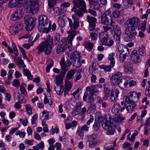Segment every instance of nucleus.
<instances>
[{"label": "nucleus", "mask_w": 150, "mask_h": 150, "mask_svg": "<svg viewBox=\"0 0 150 150\" xmlns=\"http://www.w3.org/2000/svg\"><path fill=\"white\" fill-rule=\"evenodd\" d=\"M48 38L47 40L44 42H42L36 47V50H38L37 53L39 54H40L43 52L46 55H49L51 53L53 46V39L50 36Z\"/></svg>", "instance_id": "1"}, {"label": "nucleus", "mask_w": 150, "mask_h": 150, "mask_svg": "<svg viewBox=\"0 0 150 150\" xmlns=\"http://www.w3.org/2000/svg\"><path fill=\"white\" fill-rule=\"evenodd\" d=\"M111 119V115L108 114L105 115L103 123L102 125L103 129L107 131L106 133L108 135H112L115 133V130L113 127L115 126V123Z\"/></svg>", "instance_id": "2"}, {"label": "nucleus", "mask_w": 150, "mask_h": 150, "mask_svg": "<svg viewBox=\"0 0 150 150\" xmlns=\"http://www.w3.org/2000/svg\"><path fill=\"white\" fill-rule=\"evenodd\" d=\"M71 11L75 12L74 14L72 15V18L74 20V22L73 23L72 20L69 18H68L67 19L69 22L70 27L71 28V29L75 30L77 29L79 26V22L78 20V18L77 16L81 17L83 16L84 13L81 10H77L74 6L72 8Z\"/></svg>", "instance_id": "3"}, {"label": "nucleus", "mask_w": 150, "mask_h": 150, "mask_svg": "<svg viewBox=\"0 0 150 150\" xmlns=\"http://www.w3.org/2000/svg\"><path fill=\"white\" fill-rule=\"evenodd\" d=\"M39 21L38 28L40 31L48 33L50 30L51 23L50 22L48 25V20L47 17L45 15H42L39 17Z\"/></svg>", "instance_id": "4"}, {"label": "nucleus", "mask_w": 150, "mask_h": 150, "mask_svg": "<svg viewBox=\"0 0 150 150\" xmlns=\"http://www.w3.org/2000/svg\"><path fill=\"white\" fill-rule=\"evenodd\" d=\"M25 4L30 13L34 14L38 11L39 8L38 0H26Z\"/></svg>", "instance_id": "5"}, {"label": "nucleus", "mask_w": 150, "mask_h": 150, "mask_svg": "<svg viewBox=\"0 0 150 150\" xmlns=\"http://www.w3.org/2000/svg\"><path fill=\"white\" fill-rule=\"evenodd\" d=\"M129 49L127 47L122 46L118 47L117 54L119 56L120 61L123 62L126 57L129 55Z\"/></svg>", "instance_id": "6"}, {"label": "nucleus", "mask_w": 150, "mask_h": 150, "mask_svg": "<svg viewBox=\"0 0 150 150\" xmlns=\"http://www.w3.org/2000/svg\"><path fill=\"white\" fill-rule=\"evenodd\" d=\"M36 19L34 17L30 16H26L25 17V23L26 26L25 28L27 31L32 30L34 27Z\"/></svg>", "instance_id": "7"}, {"label": "nucleus", "mask_w": 150, "mask_h": 150, "mask_svg": "<svg viewBox=\"0 0 150 150\" xmlns=\"http://www.w3.org/2000/svg\"><path fill=\"white\" fill-rule=\"evenodd\" d=\"M122 74L120 72H117L112 75L110 80L112 86L119 85L122 82Z\"/></svg>", "instance_id": "8"}, {"label": "nucleus", "mask_w": 150, "mask_h": 150, "mask_svg": "<svg viewBox=\"0 0 150 150\" xmlns=\"http://www.w3.org/2000/svg\"><path fill=\"white\" fill-rule=\"evenodd\" d=\"M125 34L129 38L134 39L137 34L135 28L132 26H127L125 31Z\"/></svg>", "instance_id": "9"}, {"label": "nucleus", "mask_w": 150, "mask_h": 150, "mask_svg": "<svg viewBox=\"0 0 150 150\" xmlns=\"http://www.w3.org/2000/svg\"><path fill=\"white\" fill-rule=\"evenodd\" d=\"M73 2L74 7H76L83 12H86L87 10L86 3L84 1L82 0H73Z\"/></svg>", "instance_id": "10"}, {"label": "nucleus", "mask_w": 150, "mask_h": 150, "mask_svg": "<svg viewBox=\"0 0 150 150\" xmlns=\"http://www.w3.org/2000/svg\"><path fill=\"white\" fill-rule=\"evenodd\" d=\"M105 116L104 115V116ZM98 117H96L93 126V129L96 131H98L100 127V122L102 121L103 123V121L104 119V117L103 118L102 115L100 113H98Z\"/></svg>", "instance_id": "11"}, {"label": "nucleus", "mask_w": 150, "mask_h": 150, "mask_svg": "<svg viewBox=\"0 0 150 150\" xmlns=\"http://www.w3.org/2000/svg\"><path fill=\"white\" fill-rule=\"evenodd\" d=\"M76 34V32L75 30L71 31V33L69 35L68 38H64L62 40L61 42L62 43V45L64 46V45H67L69 43L71 45L72 41Z\"/></svg>", "instance_id": "12"}, {"label": "nucleus", "mask_w": 150, "mask_h": 150, "mask_svg": "<svg viewBox=\"0 0 150 150\" xmlns=\"http://www.w3.org/2000/svg\"><path fill=\"white\" fill-rule=\"evenodd\" d=\"M128 98H125L124 105L127 110L129 112L133 111L136 106V104L133 101H129Z\"/></svg>", "instance_id": "13"}, {"label": "nucleus", "mask_w": 150, "mask_h": 150, "mask_svg": "<svg viewBox=\"0 0 150 150\" xmlns=\"http://www.w3.org/2000/svg\"><path fill=\"white\" fill-rule=\"evenodd\" d=\"M89 127L86 124L84 125L81 127L80 126L78 127L76 132V134L80 137H82V138L83 139L84 134V131L86 132H88Z\"/></svg>", "instance_id": "14"}, {"label": "nucleus", "mask_w": 150, "mask_h": 150, "mask_svg": "<svg viewBox=\"0 0 150 150\" xmlns=\"http://www.w3.org/2000/svg\"><path fill=\"white\" fill-rule=\"evenodd\" d=\"M127 21L128 24L131 25L129 26H132L135 28L138 27L140 24V20L137 17H134L129 18Z\"/></svg>", "instance_id": "15"}, {"label": "nucleus", "mask_w": 150, "mask_h": 150, "mask_svg": "<svg viewBox=\"0 0 150 150\" xmlns=\"http://www.w3.org/2000/svg\"><path fill=\"white\" fill-rule=\"evenodd\" d=\"M130 57L132 61L135 64H137L141 61L139 55L136 50H134L130 54Z\"/></svg>", "instance_id": "16"}, {"label": "nucleus", "mask_w": 150, "mask_h": 150, "mask_svg": "<svg viewBox=\"0 0 150 150\" xmlns=\"http://www.w3.org/2000/svg\"><path fill=\"white\" fill-rule=\"evenodd\" d=\"M87 21L89 23L90 30L91 31L95 29L96 27V23L97 21L96 18L91 16H88L86 17Z\"/></svg>", "instance_id": "17"}, {"label": "nucleus", "mask_w": 150, "mask_h": 150, "mask_svg": "<svg viewBox=\"0 0 150 150\" xmlns=\"http://www.w3.org/2000/svg\"><path fill=\"white\" fill-rule=\"evenodd\" d=\"M22 9L19 8L17 9L14 13L12 15L11 17V19L13 21H16L20 19L22 16Z\"/></svg>", "instance_id": "18"}, {"label": "nucleus", "mask_w": 150, "mask_h": 150, "mask_svg": "<svg viewBox=\"0 0 150 150\" xmlns=\"http://www.w3.org/2000/svg\"><path fill=\"white\" fill-rule=\"evenodd\" d=\"M91 7L95 10H99L101 8L98 0H89Z\"/></svg>", "instance_id": "19"}, {"label": "nucleus", "mask_w": 150, "mask_h": 150, "mask_svg": "<svg viewBox=\"0 0 150 150\" xmlns=\"http://www.w3.org/2000/svg\"><path fill=\"white\" fill-rule=\"evenodd\" d=\"M102 44L105 46L110 47L114 44V42L113 40L108 38L107 36L101 40Z\"/></svg>", "instance_id": "20"}, {"label": "nucleus", "mask_w": 150, "mask_h": 150, "mask_svg": "<svg viewBox=\"0 0 150 150\" xmlns=\"http://www.w3.org/2000/svg\"><path fill=\"white\" fill-rule=\"evenodd\" d=\"M86 91L84 94H94L99 93V90L97 89L96 85H92L91 86H88L86 88Z\"/></svg>", "instance_id": "21"}, {"label": "nucleus", "mask_w": 150, "mask_h": 150, "mask_svg": "<svg viewBox=\"0 0 150 150\" xmlns=\"http://www.w3.org/2000/svg\"><path fill=\"white\" fill-rule=\"evenodd\" d=\"M140 96V94H130L129 96H125L124 98H128L129 101H133L134 103L137 102L139 100V99Z\"/></svg>", "instance_id": "22"}, {"label": "nucleus", "mask_w": 150, "mask_h": 150, "mask_svg": "<svg viewBox=\"0 0 150 150\" xmlns=\"http://www.w3.org/2000/svg\"><path fill=\"white\" fill-rule=\"evenodd\" d=\"M110 25L112 27L113 31L114 34H120L121 33V31L120 27L118 25L114 22H111Z\"/></svg>", "instance_id": "23"}, {"label": "nucleus", "mask_w": 150, "mask_h": 150, "mask_svg": "<svg viewBox=\"0 0 150 150\" xmlns=\"http://www.w3.org/2000/svg\"><path fill=\"white\" fill-rule=\"evenodd\" d=\"M111 22H113L111 18H109L104 16H101V24L108 25L110 24V23Z\"/></svg>", "instance_id": "24"}, {"label": "nucleus", "mask_w": 150, "mask_h": 150, "mask_svg": "<svg viewBox=\"0 0 150 150\" xmlns=\"http://www.w3.org/2000/svg\"><path fill=\"white\" fill-rule=\"evenodd\" d=\"M22 0H15L14 2H9L8 3L9 6L11 8L21 7L22 6Z\"/></svg>", "instance_id": "25"}, {"label": "nucleus", "mask_w": 150, "mask_h": 150, "mask_svg": "<svg viewBox=\"0 0 150 150\" xmlns=\"http://www.w3.org/2000/svg\"><path fill=\"white\" fill-rule=\"evenodd\" d=\"M125 119V116H122L120 115H115V118H113L111 116V119H110L112 122L115 124L117 122L121 123L122 122L123 120H124Z\"/></svg>", "instance_id": "26"}, {"label": "nucleus", "mask_w": 150, "mask_h": 150, "mask_svg": "<svg viewBox=\"0 0 150 150\" xmlns=\"http://www.w3.org/2000/svg\"><path fill=\"white\" fill-rule=\"evenodd\" d=\"M65 88L64 90V94H66L70 90L72 87L71 82L67 79H65Z\"/></svg>", "instance_id": "27"}, {"label": "nucleus", "mask_w": 150, "mask_h": 150, "mask_svg": "<svg viewBox=\"0 0 150 150\" xmlns=\"http://www.w3.org/2000/svg\"><path fill=\"white\" fill-rule=\"evenodd\" d=\"M80 56V54L78 52L76 51L74 52L71 55L70 59L73 60H77V59H79L81 58V57Z\"/></svg>", "instance_id": "28"}, {"label": "nucleus", "mask_w": 150, "mask_h": 150, "mask_svg": "<svg viewBox=\"0 0 150 150\" xmlns=\"http://www.w3.org/2000/svg\"><path fill=\"white\" fill-rule=\"evenodd\" d=\"M114 65L111 66V64L110 63L109 65L106 66L105 65H99V67L100 69H103L105 71H111V68H112Z\"/></svg>", "instance_id": "29"}, {"label": "nucleus", "mask_w": 150, "mask_h": 150, "mask_svg": "<svg viewBox=\"0 0 150 150\" xmlns=\"http://www.w3.org/2000/svg\"><path fill=\"white\" fill-rule=\"evenodd\" d=\"M23 74L26 76H27L28 79L31 80L33 78V76L31 74L30 72L27 69H23Z\"/></svg>", "instance_id": "30"}, {"label": "nucleus", "mask_w": 150, "mask_h": 150, "mask_svg": "<svg viewBox=\"0 0 150 150\" xmlns=\"http://www.w3.org/2000/svg\"><path fill=\"white\" fill-rule=\"evenodd\" d=\"M76 72V70L75 69H71L69 70L67 74L65 79H71L72 78Z\"/></svg>", "instance_id": "31"}, {"label": "nucleus", "mask_w": 150, "mask_h": 150, "mask_svg": "<svg viewBox=\"0 0 150 150\" xmlns=\"http://www.w3.org/2000/svg\"><path fill=\"white\" fill-rule=\"evenodd\" d=\"M133 66V64L129 61H126L124 64V68L129 71H131L132 70Z\"/></svg>", "instance_id": "32"}, {"label": "nucleus", "mask_w": 150, "mask_h": 150, "mask_svg": "<svg viewBox=\"0 0 150 150\" xmlns=\"http://www.w3.org/2000/svg\"><path fill=\"white\" fill-rule=\"evenodd\" d=\"M120 108V104L117 103L115 104L112 109V111L113 113H114L115 115H117Z\"/></svg>", "instance_id": "33"}, {"label": "nucleus", "mask_w": 150, "mask_h": 150, "mask_svg": "<svg viewBox=\"0 0 150 150\" xmlns=\"http://www.w3.org/2000/svg\"><path fill=\"white\" fill-rule=\"evenodd\" d=\"M81 107L79 106H77L76 108H74L72 112V115L75 116L76 115L80 114Z\"/></svg>", "instance_id": "34"}, {"label": "nucleus", "mask_w": 150, "mask_h": 150, "mask_svg": "<svg viewBox=\"0 0 150 150\" xmlns=\"http://www.w3.org/2000/svg\"><path fill=\"white\" fill-rule=\"evenodd\" d=\"M94 45V44L93 43L90 42H86L84 44L85 48L88 51H90L92 50Z\"/></svg>", "instance_id": "35"}, {"label": "nucleus", "mask_w": 150, "mask_h": 150, "mask_svg": "<svg viewBox=\"0 0 150 150\" xmlns=\"http://www.w3.org/2000/svg\"><path fill=\"white\" fill-rule=\"evenodd\" d=\"M115 54L114 53H112L109 55L108 57V59L110 61V64L111 66L114 65L115 64V61L114 57L115 56Z\"/></svg>", "instance_id": "36"}, {"label": "nucleus", "mask_w": 150, "mask_h": 150, "mask_svg": "<svg viewBox=\"0 0 150 150\" xmlns=\"http://www.w3.org/2000/svg\"><path fill=\"white\" fill-rule=\"evenodd\" d=\"M14 61L17 63L20 68L21 67L24 68L26 66L24 64L23 61L21 58H19L18 60L15 59Z\"/></svg>", "instance_id": "37"}, {"label": "nucleus", "mask_w": 150, "mask_h": 150, "mask_svg": "<svg viewBox=\"0 0 150 150\" xmlns=\"http://www.w3.org/2000/svg\"><path fill=\"white\" fill-rule=\"evenodd\" d=\"M44 147V143L43 142L37 144L36 146L33 147V150H39L40 149H42Z\"/></svg>", "instance_id": "38"}, {"label": "nucleus", "mask_w": 150, "mask_h": 150, "mask_svg": "<svg viewBox=\"0 0 150 150\" xmlns=\"http://www.w3.org/2000/svg\"><path fill=\"white\" fill-rule=\"evenodd\" d=\"M57 86H55V89L57 92V94L62 93L64 91L63 86H62L61 85H56Z\"/></svg>", "instance_id": "39"}, {"label": "nucleus", "mask_w": 150, "mask_h": 150, "mask_svg": "<svg viewBox=\"0 0 150 150\" xmlns=\"http://www.w3.org/2000/svg\"><path fill=\"white\" fill-rule=\"evenodd\" d=\"M87 141H96L97 136L95 134L93 133L91 134L87 135Z\"/></svg>", "instance_id": "40"}, {"label": "nucleus", "mask_w": 150, "mask_h": 150, "mask_svg": "<svg viewBox=\"0 0 150 150\" xmlns=\"http://www.w3.org/2000/svg\"><path fill=\"white\" fill-rule=\"evenodd\" d=\"M58 23L61 28H62L65 26V21L62 17H59L58 18Z\"/></svg>", "instance_id": "41"}, {"label": "nucleus", "mask_w": 150, "mask_h": 150, "mask_svg": "<svg viewBox=\"0 0 150 150\" xmlns=\"http://www.w3.org/2000/svg\"><path fill=\"white\" fill-rule=\"evenodd\" d=\"M121 33L113 34L114 38L117 44H119L120 42V36Z\"/></svg>", "instance_id": "42"}, {"label": "nucleus", "mask_w": 150, "mask_h": 150, "mask_svg": "<svg viewBox=\"0 0 150 150\" xmlns=\"http://www.w3.org/2000/svg\"><path fill=\"white\" fill-rule=\"evenodd\" d=\"M64 46L63 45H61V44L60 45L59 44L57 46L56 52L57 54L63 52L64 51Z\"/></svg>", "instance_id": "43"}, {"label": "nucleus", "mask_w": 150, "mask_h": 150, "mask_svg": "<svg viewBox=\"0 0 150 150\" xmlns=\"http://www.w3.org/2000/svg\"><path fill=\"white\" fill-rule=\"evenodd\" d=\"M60 64L63 70H66L67 67L69 66L67 64L64 60V58H63L61 61Z\"/></svg>", "instance_id": "44"}, {"label": "nucleus", "mask_w": 150, "mask_h": 150, "mask_svg": "<svg viewBox=\"0 0 150 150\" xmlns=\"http://www.w3.org/2000/svg\"><path fill=\"white\" fill-rule=\"evenodd\" d=\"M145 47L143 45H141L139 47L138 52L140 55L143 56L145 55L144 53Z\"/></svg>", "instance_id": "45"}, {"label": "nucleus", "mask_w": 150, "mask_h": 150, "mask_svg": "<svg viewBox=\"0 0 150 150\" xmlns=\"http://www.w3.org/2000/svg\"><path fill=\"white\" fill-rule=\"evenodd\" d=\"M81 58L79 59H77V60H74L73 65L76 68H79L81 66Z\"/></svg>", "instance_id": "46"}, {"label": "nucleus", "mask_w": 150, "mask_h": 150, "mask_svg": "<svg viewBox=\"0 0 150 150\" xmlns=\"http://www.w3.org/2000/svg\"><path fill=\"white\" fill-rule=\"evenodd\" d=\"M25 107L27 113L29 115H31L32 114V109L31 105L28 104L26 105Z\"/></svg>", "instance_id": "47"}, {"label": "nucleus", "mask_w": 150, "mask_h": 150, "mask_svg": "<svg viewBox=\"0 0 150 150\" xmlns=\"http://www.w3.org/2000/svg\"><path fill=\"white\" fill-rule=\"evenodd\" d=\"M60 35L59 33H57L54 37V43L56 45L59 42L60 40Z\"/></svg>", "instance_id": "48"}, {"label": "nucleus", "mask_w": 150, "mask_h": 150, "mask_svg": "<svg viewBox=\"0 0 150 150\" xmlns=\"http://www.w3.org/2000/svg\"><path fill=\"white\" fill-rule=\"evenodd\" d=\"M98 141L97 140L96 141H87L89 142L88 146L90 148L95 147L97 144Z\"/></svg>", "instance_id": "49"}, {"label": "nucleus", "mask_w": 150, "mask_h": 150, "mask_svg": "<svg viewBox=\"0 0 150 150\" xmlns=\"http://www.w3.org/2000/svg\"><path fill=\"white\" fill-rule=\"evenodd\" d=\"M55 83L56 85H61L62 81V78L60 76H56L55 77Z\"/></svg>", "instance_id": "50"}, {"label": "nucleus", "mask_w": 150, "mask_h": 150, "mask_svg": "<svg viewBox=\"0 0 150 150\" xmlns=\"http://www.w3.org/2000/svg\"><path fill=\"white\" fill-rule=\"evenodd\" d=\"M118 94H111L110 98L112 101L115 103L118 100Z\"/></svg>", "instance_id": "51"}, {"label": "nucleus", "mask_w": 150, "mask_h": 150, "mask_svg": "<svg viewBox=\"0 0 150 150\" xmlns=\"http://www.w3.org/2000/svg\"><path fill=\"white\" fill-rule=\"evenodd\" d=\"M120 12L118 10H115L112 12L113 17L115 18H118L119 17Z\"/></svg>", "instance_id": "52"}, {"label": "nucleus", "mask_w": 150, "mask_h": 150, "mask_svg": "<svg viewBox=\"0 0 150 150\" xmlns=\"http://www.w3.org/2000/svg\"><path fill=\"white\" fill-rule=\"evenodd\" d=\"M44 103L45 104H47L49 103L50 105H52V103L50 98L48 99L47 98V96L45 95L44 100Z\"/></svg>", "instance_id": "53"}, {"label": "nucleus", "mask_w": 150, "mask_h": 150, "mask_svg": "<svg viewBox=\"0 0 150 150\" xmlns=\"http://www.w3.org/2000/svg\"><path fill=\"white\" fill-rule=\"evenodd\" d=\"M90 36L91 38V40L95 41L97 40L98 35L94 32L90 33Z\"/></svg>", "instance_id": "54"}, {"label": "nucleus", "mask_w": 150, "mask_h": 150, "mask_svg": "<svg viewBox=\"0 0 150 150\" xmlns=\"http://www.w3.org/2000/svg\"><path fill=\"white\" fill-rule=\"evenodd\" d=\"M56 2L54 0H49L48 1V6L49 8H52L56 4Z\"/></svg>", "instance_id": "55"}, {"label": "nucleus", "mask_w": 150, "mask_h": 150, "mask_svg": "<svg viewBox=\"0 0 150 150\" xmlns=\"http://www.w3.org/2000/svg\"><path fill=\"white\" fill-rule=\"evenodd\" d=\"M96 109V105L94 103L91 104L88 108V110L91 111L95 112Z\"/></svg>", "instance_id": "56"}, {"label": "nucleus", "mask_w": 150, "mask_h": 150, "mask_svg": "<svg viewBox=\"0 0 150 150\" xmlns=\"http://www.w3.org/2000/svg\"><path fill=\"white\" fill-rule=\"evenodd\" d=\"M25 85V84L24 83H22L20 86V90L22 94H25L27 93L26 91L24 86Z\"/></svg>", "instance_id": "57"}, {"label": "nucleus", "mask_w": 150, "mask_h": 150, "mask_svg": "<svg viewBox=\"0 0 150 150\" xmlns=\"http://www.w3.org/2000/svg\"><path fill=\"white\" fill-rule=\"evenodd\" d=\"M111 11L110 9L105 11L104 14H103L102 16H104L106 17H108L109 18H111Z\"/></svg>", "instance_id": "58"}, {"label": "nucleus", "mask_w": 150, "mask_h": 150, "mask_svg": "<svg viewBox=\"0 0 150 150\" xmlns=\"http://www.w3.org/2000/svg\"><path fill=\"white\" fill-rule=\"evenodd\" d=\"M42 113L43 116L44 117V119L45 120H48L49 114V112L47 111L44 110L42 112Z\"/></svg>", "instance_id": "59"}, {"label": "nucleus", "mask_w": 150, "mask_h": 150, "mask_svg": "<svg viewBox=\"0 0 150 150\" xmlns=\"http://www.w3.org/2000/svg\"><path fill=\"white\" fill-rule=\"evenodd\" d=\"M97 69H94L93 67H90L89 68V71L90 74L92 75H94V74H96V71Z\"/></svg>", "instance_id": "60"}, {"label": "nucleus", "mask_w": 150, "mask_h": 150, "mask_svg": "<svg viewBox=\"0 0 150 150\" xmlns=\"http://www.w3.org/2000/svg\"><path fill=\"white\" fill-rule=\"evenodd\" d=\"M93 94H88L87 101L89 103H92L94 100V99L93 97Z\"/></svg>", "instance_id": "61"}, {"label": "nucleus", "mask_w": 150, "mask_h": 150, "mask_svg": "<svg viewBox=\"0 0 150 150\" xmlns=\"http://www.w3.org/2000/svg\"><path fill=\"white\" fill-rule=\"evenodd\" d=\"M86 109L85 107L82 108L81 111H80V114L82 117H84L85 115L86 112Z\"/></svg>", "instance_id": "62"}, {"label": "nucleus", "mask_w": 150, "mask_h": 150, "mask_svg": "<svg viewBox=\"0 0 150 150\" xmlns=\"http://www.w3.org/2000/svg\"><path fill=\"white\" fill-rule=\"evenodd\" d=\"M19 121L22 124L23 126H26L27 124L28 120L27 118H25L24 120L23 119H20Z\"/></svg>", "instance_id": "63"}, {"label": "nucleus", "mask_w": 150, "mask_h": 150, "mask_svg": "<svg viewBox=\"0 0 150 150\" xmlns=\"http://www.w3.org/2000/svg\"><path fill=\"white\" fill-rule=\"evenodd\" d=\"M12 84L14 86L16 87H18L20 85L19 80L18 79L14 80Z\"/></svg>", "instance_id": "64"}]
</instances>
